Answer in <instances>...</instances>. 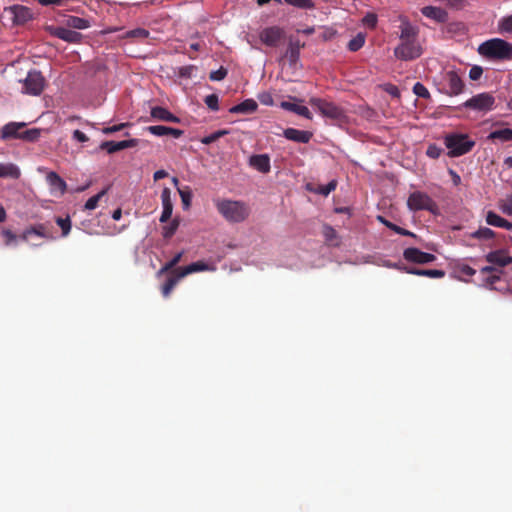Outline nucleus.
I'll return each instance as SVG.
<instances>
[{"label": "nucleus", "mask_w": 512, "mask_h": 512, "mask_svg": "<svg viewBox=\"0 0 512 512\" xmlns=\"http://www.w3.org/2000/svg\"><path fill=\"white\" fill-rule=\"evenodd\" d=\"M283 135L286 139L297 143H308L312 138V133L309 131L298 130L295 128H287L284 130Z\"/></svg>", "instance_id": "obj_23"}, {"label": "nucleus", "mask_w": 512, "mask_h": 512, "mask_svg": "<svg viewBox=\"0 0 512 512\" xmlns=\"http://www.w3.org/2000/svg\"><path fill=\"white\" fill-rule=\"evenodd\" d=\"M5 12L10 16L15 25H23L33 19L31 9L23 5L10 6L5 8Z\"/></svg>", "instance_id": "obj_11"}, {"label": "nucleus", "mask_w": 512, "mask_h": 512, "mask_svg": "<svg viewBox=\"0 0 512 512\" xmlns=\"http://www.w3.org/2000/svg\"><path fill=\"white\" fill-rule=\"evenodd\" d=\"M407 206L411 211L426 210L432 214L438 213L436 202L428 194L421 191H415L409 195Z\"/></svg>", "instance_id": "obj_5"}, {"label": "nucleus", "mask_w": 512, "mask_h": 512, "mask_svg": "<svg viewBox=\"0 0 512 512\" xmlns=\"http://www.w3.org/2000/svg\"><path fill=\"white\" fill-rule=\"evenodd\" d=\"M478 53L490 61H512V43L492 38L479 45Z\"/></svg>", "instance_id": "obj_1"}, {"label": "nucleus", "mask_w": 512, "mask_h": 512, "mask_svg": "<svg viewBox=\"0 0 512 512\" xmlns=\"http://www.w3.org/2000/svg\"><path fill=\"white\" fill-rule=\"evenodd\" d=\"M444 3L447 7L453 10H463L467 5V0H439Z\"/></svg>", "instance_id": "obj_46"}, {"label": "nucleus", "mask_w": 512, "mask_h": 512, "mask_svg": "<svg viewBox=\"0 0 512 512\" xmlns=\"http://www.w3.org/2000/svg\"><path fill=\"white\" fill-rule=\"evenodd\" d=\"M66 24L68 27L79 30L87 29L90 27L89 20L77 16H69L66 20Z\"/></svg>", "instance_id": "obj_37"}, {"label": "nucleus", "mask_w": 512, "mask_h": 512, "mask_svg": "<svg viewBox=\"0 0 512 512\" xmlns=\"http://www.w3.org/2000/svg\"><path fill=\"white\" fill-rule=\"evenodd\" d=\"M472 238L479 240H489L495 237V232L488 227H480L470 235Z\"/></svg>", "instance_id": "obj_40"}, {"label": "nucleus", "mask_w": 512, "mask_h": 512, "mask_svg": "<svg viewBox=\"0 0 512 512\" xmlns=\"http://www.w3.org/2000/svg\"><path fill=\"white\" fill-rule=\"evenodd\" d=\"M228 133H229V131L224 130V129L215 131L212 134L203 137L201 139V143L205 144V145L212 144V143L216 142L217 140H219L221 137L227 135Z\"/></svg>", "instance_id": "obj_44"}, {"label": "nucleus", "mask_w": 512, "mask_h": 512, "mask_svg": "<svg viewBox=\"0 0 512 512\" xmlns=\"http://www.w3.org/2000/svg\"><path fill=\"white\" fill-rule=\"evenodd\" d=\"M285 2L301 9H312L315 6L312 0H285Z\"/></svg>", "instance_id": "obj_48"}, {"label": "nucleus", "mask_w": 512, "mask_h": 512, "mask_svg": "<svg viewBox=\"0 0 512 512\" xmlns=\"http://www.w3.org/2000/svg\"><path fill=\"white\" fill-rule=\"evenodd\" d=\"M378 220L383 223L387 228L393 230L395 233L397 234H400V235H403V236H411V237H416V235L411 232V231H408L400 226H397L396 224L386 220L383 216H378Z\"/></svg>", "instance_id": "obj_38"}, {"label": "nucleus", "mask_w": 512, "mask_h": 512, "mask_svg": "<svg viewBox=\"0 0 512 512\" xmlns=\"http://www.w3.org/2000/svg\"><path fill=\"white\" fill-rule=\"evenodd\" d=\"M204 102L207 105V107L212 111L219 110V100L216 94L207 95L204 99Z\"/></svg>", "instance_id": "obj_50"}, {"label": "nucleus", "mask_w": 512, "mask_h": 512, "mask_svg": "<svg viewBox=\"0 0 512 512\" xmlns=\"http://www.w3.org/2000/svg\"><path fill=\"white\" fill-rule=\"evenodd\" d=\"M501 210L505 214L512 216V197L509 198L504 204L501 205Z\"/></svg>", "instance_id": "obj_63"}, {"label": "nucleus", "mask_w": 512, "mask_h": 512, "mask_svg": "<svg viewBox=\"0 0 512 512\" xmlns=\"http://www.w3.org/2000/svg\"><path fill=\"white\" fill-rule=\"evenodd\" d=\"M184 255V252L181 251L173 256L171 260L166 262L156 273V276L159 278L165 273H172L174 269H176V265L181 261L182 257Z\"/></svg>", "instance_id": "obj_34"}, {"label": "nucleus", "mask_w": 512, "mask_h": 512, "mask_svg": "<svg viewBox=\"0 0 512 512\" xmlns=\"http://www.w3.org/2000/svg\"><path fill=\"white\" fill-rule=\"evenodd\" d=\"M227 69L224 67H220L216 71H212L209 75L210 80L212 81H221L227 76Z\"/></svg>", "instance_id": "obj_54"}, {"label": "nucleus", "mask_w": 512, "mask_h": 512, "mask_svg": "<svg viewBox=\"0 0 512 512\" xmlns=\"http://www.w3.org/2000/svg\"><path fill=\"white\" fill-rule=\"evenodd\" d=\"M387 266L394 267L402 272L416 276H425L430 278H443L445 276V271L439 269H420L412 266L398 264H388Z\"/></svg>", "instance_id": "obj_14"}, {"label": "nucleus", "mask_w": 512, "mask_h": 512, "mask_svg": "<svg viewBox=\"0 0 512 512\" xmlns=\"http://www.w3.org/2000/svg\"><path fill=\"white\" fill-rule=\"evenodd\" d=\"M325 240L332 245H338V236L336 230L330 225H324L322 229Z\"/></svg>", "instance_id": "obj_41"}, {"label": "nucleus", "mask_w": 512, "mask_h": 512, "mask_svg": "<svg viewBox=\"0 0 512 512\" xmlns=\"http://www.w3.org/2000/svg\"><path fill=\"white\" fill-rule=\"evenodd\" d=\"M459 272L469 277H472L476 274V270L467 264L459 266Z\"/></svg>", "instance_id": "obj_61"}, {"label": "nucleus", "mask_w": 512, "mask_h": 512, "mask_svg": "<svg viewBox=\"0 0 512 512\" xmlns=\"http://www.w3.org/2000/svg\"><path fill=\"white\" fill-rule=\"evenodd\" d=\"M21 176L19 167L14 163H0V178L18 179Z\"/></svg>", "instance_id": "obj_31"}, {"label": "nucleus", "mask_w": 512, "mask_h": 512, "mask_svg": "<svg viewBox=\"0 0 512 512\" xmlns=\"http://www.w3.org/2000/svg\"><path fill=\"white\" fill-rule=\"evenodd\" d=\"M385 91L393 97H400V91L397 86L388 84L385 87Z\"/></svg>", "instance_id": "obj_62"}, {"label": "nucleus", "mask_w": 512, "mask_h": 512, "mask_svg": "<svg viewBox=\"0 0 512 512\" xmlns=\"http://www.w3.org/2000/svg\"><path fill=\"white\" fill-rule=\"evenodd\" d=\"M443 152V149L441 147H439L438 145L436 144H430L428 147H427V150H426V155L429 157V158H432V159H437L441 156Z\"/></svg>", "instance_id": "obj_51"}, {"label": "nucleus", "mask_w": 512, "mask_h": 512, "mask_svg": "<svg viewBox=\"0 0 512 512\" xmlns=\"http://www.w3.org/2000/svg\"><path fill=\"white\" fill-rule=\"evenodd\" d=\"M495 98L489 93H480L468 99L464 106L476 111L487 112L492 110Z\"/></svg>", "instance_id": "obj_10"}, {"label": "nucleus", "mask_w": 512, "mask_h": 512, "mask_svg": "<svg viewBox=\"0 0 512 512\" xmlns=\"http://www.w3.org/2000/svg\"><path fill=\"white\" fill-rule=\"evenodd\" d=\"M151 116L154 119H157L159 121H166V122H172V123H178L180 122V119L172 114L170 111H168L166 108L161 106H156L151 109Z\"/></svg>", "instance_id": "obj_27"}, {"label": "nucleus", "mask_w": 512, "mask_h": 512, "mask_svg": "<svg viewBox=\"0 0 512 512\" xmlns=\"http://www.w3.org/2000/svg\"><path fill=\"white\" fill-rule=\"evenodd\" d=\"M50 34L68 43H80L82 34L64 27H49Z\"/></svg>", "instance_id": "obj_15"}, {"label": "nucleus", "mask_w": 512, "mask_h": 512, "mask_svg": "<svg viewBox=\"0 0 512 512\" xmlns=\"http://www.w3.org/2000/svg\"><path fill=\"white\" fill-rule=\"evenodd\" d=\"M184 278L183 276H180V271L178 268L174 269L172 273H170L169 277L167 278L166 282L160 287L161 294L164 298H168L175 288V286L178 284V282Z\"/></svg>", "instance_id": "obj_24"}, {"label": "nucleus", "mask_w": 512, "mask_h": 512, "mask_svg": "<svg viewBox=\"0 0 512 512\" xmlns=\"http://www.w3.org/2000/svg\"><path fill=\"white\" fill-rule=\"evenodd\" d=\"M195 70H196V66H194V65L182 66L178 70V75L181 78H191L193 75V72Z\"/></svg>", "instance_id": "obj_53"}, {"label": "nucleus", "mask_w": 512, "mask_h": 512, "mask_svg": "<svg viewBox=\"0 0 512 512\" xmlns=\"http://www.w3.org/2000/svg\"><path fill=\"white\" fill-rule=\"evenodd\" d=\"M304 47V43L299 40H290L285 57L289 60L291 65H296L300 57V50Z\"/></svg>", "instance_id": "obj_26"}, {"label": "nucleus", "mask_w": 512, "mask_h": 512, "mask_svg": "<svg viewBox=\"0 0 512 512\" xmlns=\"http://www.w3.org/2000/svg\"><path fill=\"white\" fill-rule=\"evenodd\" d=\"M498 27L500 33H512V15L502 18Z\"/></svg>", "instance_id": "obj_47"}, {"label": "nucleus", "mask_w": 512, "mask_h": 512, "mask_svg": "<svg viewBox=\"0 0 512 512\" xmlns=\"http://www.w3.org/2000/svg\"><path fill=\"white\" fill-rule=\"evenodd\" d=\"M422 54V48L417 40L400 41L394 49V55L402 61L417 59Z\"/></svg>", "instance_id": "obj_7"}, {"label": "nucleus", "mask_w": 512, "mask_h": 512, "mask_svg": "<svg viewBox=\"0 0 512 512\" xmlns=\"http://www.w3.org/2000/svg\"><path fill=\"white\" fill-rule=\"evenodd\" d=\"M501 277L500 275L492 274L485 278V285L489 287L490 289H495L494 284L500 281Z\"/></svg>", "instance_id": "obj_59"}, {"label": "nucleus", "mask_w": 512, "mask_h": 512, "mask_svg": "<svg viewBox=\"0 0 512 512\" xmlns=\"http://www.w3.org/2000/svg\"><path fill=\"white\" fill-rule=\"evenodd\" d=\"M46 180L49 184L52 195L63 196L65 194L67 184L56 172H49L46 176Z\"/></svg>", "instance_id": "obj_18"}, {"label": "nucleus", "mask_w": 512, "mask_h": 512, "mask_svg": "<svg viewBox=\"0 0 512 512\" xmlns=\"http://www.w3.org/2000/svg\"><path fill=\"white\" fill-rule=\"evenodd\" d=\"M56 224L61 228L62 230V236L66 237L71 230V220L70 217L67 216L65 218L57 217L56 218Z\"/></svg>", "instance_id": "obj_45"}, {"label": "nucleus", "mask_w": 512, "mask_h": 512, "mask_svg": "<svg viewBox=\"0 0 512 512\" xmlns=\"http://www.w3.org/2000/svg\"><path fill=\"white\" fill-rule=\"evenodd\" d=\"M146 130L152 135L159 137L170 135L174 138H180L184 134V131L181 129L171 128L163 125L148 126Z\"/></svg>", "instance_id": "obj_25"}, {"label": "nucleus", "mask_w": 512, "mask_h": 512, "mask_svg": "<svg viewBox=\"0 0 512 512\" xmlns=\"http://www.w3.org/2000/svg\"><path fill=\"white\" fill-rule=\"evenodd\" d=\"M336 186H337V182L335 180H332L330 181L327 185L325 186H322L319 190V192L324 195V196H327L329 195L332 191H334L336 189Z\"/></svg>", "instance_id": "obj_57"}, {"label": "nucleus", "mask_w": 512, "mask_h": 512, "mask_svg": "<svg viewBox=\"0 0 512 512\" xmlns=\"http://www.w3.org/2000/svg\"><path fill=\"white\" fill-rule=\"evenodd\" d=\"M180 271V276L186 277L194 272H200L208 270V265L203 261H197L187 265L185 267H177Z\"/></svg>", "instance_id": "obj_35"}, {"label": "nucleus", "mask_w": 512, "mask_h": 512, "mask_svg": "<svg viewBox=\"0 0 512 512\" xmlns=\"http://www.w3.org/2000/svg\"><path fill=\"white\" fill-rule=\"evenodd\" d=\"M179 195L181 197V201H182L183 207L185 209L189 208V206L191 204V198H192L191 191L188 188H186V189H179Z\"/></svg>", "instance_id": "obj_52"}, {"label": "nucleus", "mask_w": 512, "mask_h": 512, "mask_svg": "<svg viewBox=\"0 0 512 512\" xmlns=\"http://www.w3.org/2000/svg\"><path fill=\"white\" fill-rule=\"evenodd\" d=\"M45 83V78L43 77L40 71L31 70L28 72L26 78L23 80L22 92L38 96L44 90Z\"/></svg>", "instance_id": "obj_9"}, {"label": "nucleus", "mask_w": 512, "mask_h": 512, "mask_svg": "<svg viewBox=\"0 0 512 512\" xmlns=\"http://www.w3.org/2000/svg\"><path fill=\"white\" fill-rule=\"evenodd\" d=\"M249 165L257 171L267 174L270 172L271 164L268 154H255L249 158Z\"/></svg>", "instance_id": "obj_20"}, {"label": "nucleus", "mask_w": 512, "mask_h": 512, "mask_svg": "<svg viewBox=\"0 0 512 512\" xmlns=\"http://www.w3.org/2000/svg\"><path fill=\"white\" fill-rule=\"evenodd\" d=\"M215 207L222 217L231 223H240L246 220L250 214V209L245 202L229 200V199H216L214 200Z\"/></svg>", "instance_id": "obj_2"}, {"label": "nucleus", "mask_w": 512, "mask_h": 512, "mask_svg": "<svg viewBox=\"0 0 512 512\" xmlns=\"http://www.w3.org/2000/svg\"><path fill=\"white\" fill-rule=\"evenodd\" d=\"M73 138L82 143L87 142L89 140V138L86 136V134L80 130H75L73 132Z\"/></svg>", "instance_id": "obj_64"}, {"label": "nucleus", "mask_w": 512, "mask_h": 512, "mask_svg": "<svg viewBox=\"0 0 512 512\" xmlns=\"http://www.w3.org/2000/svg\"><path fill=\"white\" fill-rule=\"evenodd\" d=\"M258 105L253 99H246L240 104H237L229 109L232 114H249L257 110Z\"/></svg>", "instance_id": "obj_28"}, {"label": "nucleus", "mask_w": 512, "mask_h": 512, "mask_svg": "<svg viewBox=\"0 0 512 512\" xmlns=\"http://www.w3.org/2000/svg\"><path fill=\"white\" fill-rule=\"evenodd\" d=\"M485 259L488 263L501 268L512 264V256L509 255V251L507 249L490 251L485 256Z\"/></svg>", "instance_id": "obj_16"}, {"label": "nucleus", "mask_w": 512, "mask_h": 512, "mask_svg": "<svg viewBox=\"0 0 512 512\" xmlns=\"http://www.w3.org/2000/svg\"><path fill=\"white\" fill-rule=\"evenodd\" d=\"M108 189L109 187L101 190L99 193H97L96 195L90 197L86 203H85V209L87 210H93L95 209L97 206H98V202L100 201V199L108 192Z\"/></svg>", "instance_id": "obj_43"}, {"label": "nucleus", "mask_w": 512, "mask_h": 512, "mask_svg": "<svg viewBox=\"0 0 512 512\" xmlns=\"http://www.w3.org/2000/svg\"><path fill=\"white\" fill-rule=\"evenodd\" d=\"M139 139H129L123 141H104L100 145V149L107 151L109 154L116 153L118 151L136 147L139 143Z\"/></svg>", "instance_id": "obj_17"}, {"label": "nucleus", "mask_w": 512, "mask_h": 512, "mask_svg": "<svg viewBox=\"0 0 512 512\" xmlns=\"http://www.w3.org/2000/svg\"><path fill=\"white\" fill-rule=\"evenodd\" d=\"M421 13L427 18L435 20L437 23H445L448 21V13L440 7L425 6L421 9Z\"/></svg>", "instance_id": "obj_22"}, {"label": "nucleus", "mask_w": 512, "mask_h": 512, "mask_svg": "<svg viewBox=\"0 0 512 512\" xmlns=\"http://www.w3.org/2000/svg\"><path fill=\"white\" fill-rule=\"evenodd\" d=\"M31 235H36L41 238H50V235L48 234L44 224H36L26 228L20 238L24 241H27Z\"/></svg>", "instance_id": "obj_30"}, {"label": "nucleus", "mask_w": 512, "mask_h": 512, "mask_svg": "<svg viewBox=\"0 0 512 512\" xmlns=\"http://www.w3.org/2000/svg\"><path fill=\"white\" fill-rule=\"evenodd\" d=\"M25 122H9L0 130V138L2 140L19 139L25 142H36L41 135L39 128L26 129Z\"/></svg>", "instance_id": "obj_3"}, {"label": "nucleus", "mask_w": 512, "mask_h": 512, "mask_svg": "<svg viewBox=\"0 0 512 512\" xmlns=\"http://www.w3.org/2000/svg\"><path fill=\"white\" fill-rule=\"evenodd\" d=\"M179 220L177 218L173 219L168 225L164 226L162 229V236L165 239H170L179 227Z\"/></svg>", "instance_id": "obj_42"}, {"label": "nucleus", "mask_w": 512, "mask_h": 512, "mask_svg": "<svg viewBox=\"0 0 512 512\" xmlns=\"http://www.w3.org/2000/svg\"><path fill=\"white\" fill-rule=\"evenodd\" d=\"M444 144L448 149L447 155L454 158L469 153L476 142L468 134L448 133L444 137Z\"/></svg>", "instance_id": "obj_4"}, {"label": "nucleus", "mask_w": 512, "mask_h": 512, "mask_svg": "<svg viewBox=\"0 0 512 512\" xmlns=\"http://www.w3.org/2000/svg\"><path fill=\"white\" fill-rule=\"evenodd\" d=\"M259 38L266 46L277 47L284 38V31L278 26L267 27L259 33Z\"/></svg>", "instance_id": "obj_12"}, {"label": "nucleus", "mask_w": 512, "mask_h": 512, "mask_svg": "<svg viewBox=\"0 0 512 512\" xmlns=\"http://www.w3.org/2000/svg\"><path fill=\"white\" fill-rule=\"evenodd\" d=\"M258 99L263 105L271 106L274 103L273 97L270 93H261L258 96Z\"/></svg>", "instance_id": "obj_60"}, {"label": "nucleus", "mask_w": 512, "mask_h": 512, "mask_svg": "<svg viewBox=\"0 0 512 512\" xmlns=\"http://www.w3.org/2000/svg\"><path fill=\"white\" fill-rule=\"evenodd\" d=\"M483 74V68L478 65L472 66L469 71V78L473 81L479 80Z\"/></svg>", "instance_id": "obj_56"}, {"label": "nucleus", "mask_w": 512, "mask_h": 512, "mask_svg": "<svg viewBox=\"0 0 512 512\" xmlns=\"http://www.w3.org/2000/svg\"><path fill=\"white\" fill-rule=\"evenodd\" d=\"M2 235L5 238V245L9 246L16 240V235L9 229H4Z\"/></svg>", "instance_id": "obj_58"}, {"label": "nucleus", "mask_w": 512, "mask_h": 512, "mask_svg": "<svg viewBox=\"0 0 512 512\" xmlns=\"http://www.w3.org/2000/svg\"><path fill=\"white\" fill-rule=\"evenodd\" d=\"M128 126H130V123H120V124H117V125L105 127V128L102 129V132L104 134H112V133L121 131L122 129H124V128L128 127Z\"/></svg>", "instance_id": "obj_55"}, {"label": "nucleus", "mask_w": 512, "mask_h": 512, "mask_svg": "<svg viewBox=\"0 0 512 512\" xmlns=\"http://www.w3.org/2000/svg\"><path fill=\"white\" fill-rule=\"evenodd\" d=\"M281 107L287 111H291L300 116H303L306 119H309V120L312 119V114L306 106L288 102V101H283L281 103Z\"/></svg>", "instance_id": "obj_32"}, {"label": "nucleus", "mask_w": 512, "mask_h": 512, "mask_svg": "<svg viewBox=\"0 0 512 512\" xmlns=\"http://www.w3.org/2000/svg\"><path fill=\"white\" fill-rule=\"evenodd\" d=\"M161 201L163 206V211L160 216V222L166 223L172 216L173 212V202L171 197V190L168 187H165L161 192Z\"/></svg>", "instance_id": "obj_19"}, {"label": "nucleus", "mask_w": 512, "mask_h": 512, "mask_svg": "<svg viewBox=\"0 0 512 512\" xmlns=\"http://www.w3.org/2000/svg\"><path fill=\"white\" fill-rule=\"evenodd\" d=\"M486 223L490 226L504 228L507 230L512 229V223L503 217L499 216L493 211H488L486 214Z\"/></svg>", "instance_id": "obj_29"}, {"label": "nucleus", "mask_w": 512, "mask_h": 512, "mask_svg": "<svg viewBox=\"0 0 512 512\" xmlns=\"http://www.w3.org/2000/svg\"><path fill=\"white\" fill-rule=\"evenodd\" d=\"M309 104L316 108L324 117L340 120L344 117V111L336 104L321 98L313 97L309 100Z\"/></svg>", "instance_id": "obj_8"}, {"label": "nucleus", "mask_w": 512, "mask_h": 512, "mask_svg": "<svg viewBox=\"0 0 512 512\" xmlns=\"http://www.w3.org/2000/svg\"><path fill=\"white\" fill-rule=\"evenodd\" d=\"M400 28V41L417 40L418 28L413 26L407 18L401 19Z\"/></svg>", "instance_id": "obj_21"}, {"label": "nucleus", "mask_w": 512, "mask_h": 512, "mask_svg": "<svg viewBox=\"0 0 512 512\" xmlns=\"http://www.w3.org/2000/svg\"><path fill=\"white\" fill-rule=\"evenodd\" d=\"M464 87L465 84L458 73L450 70L443 74L439 90L448 96H456L462 93Z\"/></svg>", "instance_id": "obj_6"}, {"label": "nucleus", "mask_w": 512, "mask_h": 512, "mask_svg": "<svg viewBox=\"0 0 512 512\" xmlns=\"http://www.w3.org/2000/svg\"><path fill=\"white\" fill-rule=\"evenodd\" d=\"M489 140H500L501 142L512 141V129L503 128L490 132L487 137Z\"/></svg>", "instance_id": "obj_36"}, {"label": "nucleus", "mask_w": 512, "mask_h": 512, "mask_svg": "<svg viewBox=\"0 0 512 512\" xmlns=\"http://www.w3.org/2000/svg\"><path fill=\"white\" fill-rule=\"evenodd\" d=\"M150 35V32L144 28H136L125 32L120 38L121 39H130L133 42H140L147 39Z\"/></svg>", "instance_id": "obj_33"}, {"label": "nucleus", "mask_w": 512, "mask_h": 512, "mask_svg": "<svg viewBox=\"0 0 512 512\" xmlns=\"http://www.w3.org/2000/svg\"><path fill=\"white\" fill-rule=\"evenodd\" d=\"M365 40H366L365 34L360 32L348 42L347 48L351 52H356L364 46Z\"/></svg>", "instance_id": "obj_39"}, {"label": "nucleus", "mask_w": 512, "mask_h": 512, "mask_svg": "<svg viewBox=\"0 0 512 512\" xmlns=\"http://www.w3.org/2000/svg\"><path fill=\"white\" fill-rule=\"evenodd\" d=\"M403 258L409 263L428 264L436 260V256L431 253L423 252L418 248L410 247L403 251Z\"/></svg>", "instance_id": "obj_13"}, {"label": "nucleus", "mask_w": 512, "mask_h": 512, "mask_svg": "<svg viewBox=\"0 0 512 512\" xmlns=\"http://www.w3.org/2000/svg\"><path fill=\"white\" fill-rule=\"evenodd\" d=\"M413 93L418 97L428 99L430 98V93L428 89L420 82H416L413 86Z\"/></svg>", "instance_id": "obj_49"}]
</instances>
